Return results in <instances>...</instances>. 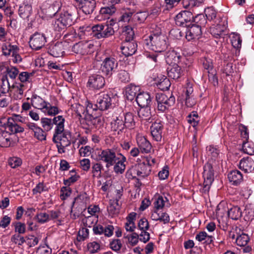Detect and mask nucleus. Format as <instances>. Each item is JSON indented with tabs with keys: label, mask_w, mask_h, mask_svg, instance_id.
<instances>
[{
	"label": "nucleus",
	"mask_w": 254,
	"mask_h": 254,
	"mask_svg": "<svg viewBox=\"0 0 254 254\" xmlns=\"http://www.w3.org/2000/svg\"><path fill=\"white\" fill-rule=\"evenodd\" d=\"M167 37L160 31L153 33L144 40V44L155 53H161L167 47Z\"/></svg>",
	"instance_id": "f257e3e1"
},
{
	"label": "nucleus",
	"mask_w": 254,
	"mask_h": 254,
	"mask_svg": "<svg viewBox=\"0 0 254 254\" xmlns=\"http://www.w3.org/2000/svg\"><path fill=\"white\" fill-rule=\"evenodd\" d=\"M64 119L62 116H58L51 119L47 118H43L41 119L42 127L45 131L50 130L54 125H56L53 140H55L58 134H61L64 131Z\"/></svg>",
	"instance_id": "f03ea898"
},
{
	"label": "nucleus",
	"mask_w": 254,
	"mask_h": 254,
	"mask_svg": "<svg viewBox=\"0 0 254 254\" xmlns=\"http://www.w3.org/2000/svg\"><path fill=\"white\" fill-rule=\"evenodd\" d=\"M151 170V167L143 161L132 165L127 170L126 175L129 179L135 178L136 176L144 178L150 174Z\"/></svg>",
	"instance_id": "7ed1b4c3"
},
{
	"label": "nucleus",
	"mask_w": 254,
	"mask_h": 254,
	"mask_svg": "<svg viewBox=\"0 0 254 254\" xmlns=\"http://www.w3.org/2000/svg\"><path fill=\"white\" fill-rule=\"evenodd\" d=\"M121 154V153L114 148H107L98 152V158L100 161L106 164L107 168H109L113 166L116 161H118Z\"/></svg>",
	"instance_id": "20e7f679"
},
{
	"label": "nucleus",
	"mask_w": 254,
	"mask_h": 254,
	"mask_svg": "<svg viewBox=\"0 0 254 254\" xmlns=\"http://www.w3.org/2000/svg\"><path fill=\"white\" fill-rule=\"evenodd\" d=\"M102 124L101 117H94L91 115H86L80 121L81 127L85 130L86 134L91 133L93 130L99 127Z\"/></svg>",
	"instance_id": "39448f33"
},
{
	"label": "nucleus",
	"mask_w": 254,
	"mask_h": 254,
	"mask_svg": "<svg viewBox=\"0 0 254 254\" xmlns=\"http://www.w3.org/2000/svg\"><path fill=\"white\" fill-rule=\"evenodd\" d=\"M23 120L24 118L21 116L14 115L7 119L5 128L13 134L22 132L24 131V127L21 126L20 123H22Z\"/></svg>",
	"instance_id": "423d86ee"
},
{
	"label": "nucleus",
	"mask_w": 254,
	"mask_h": 254,
	"mask_svg": "<svg viewBox=\"0 0 254 254\" xmlns=\"http://www.w3.org/2000/svg\"><path fill=\"white\" fill-rule=\"evenodd\" d=\"M87 28L91 29L93 37L97 39L109 37L113 35L115 32L113 27H110L103 24L95 25L91 28L90 27H87Z\"/></svg>",
	"instance_id": "0eeeda50"
},
{
	"label": "nucleus",
	"mask_w": 254,
	"mask_h": 254,
	"mask_svg": "<svg viewBox=\"0 0 254 254\" xmlns=\"http://www.w3.org/2000/svg\"><path fill=\"white\" fill-rule=\"evenodd\" d=\"M124 112L121 108L115 110L112 115V121L111 122V129L113 131H118V134L125 129L124 123Z\"/></svg>",
	"instance_id": "6e6552de"
},
{
	"label": "nucleus",
	"mask_w": 254,
	"mask_h": 254,
	"mask_svg": "<svg viewBox=\"0 0 254 254\" xmlns=\"http://www.w3.org/2000/svg\"><path fill=\"white\" fill-rule=\"evenodd\" d=\"M214 170L213 168V162L210 160L205 164L203 167V190L205 191H208L210 186L214 181Z\"/></svg>",
	"instance_id": "1a4fd4ad"
},
{
	"label": "nucleus",
	"mask_w": 254,
	"mask_h": 254,
	"mask_svg": "<svg viewBox=\"0 0 254 254\" xmlns=\"http://www.w3.org/2000/svg\"><path fill=\"white\" fill-rule=\"evenodd\" d=\"M118 66L117 61L114 58H106L100 67L102 74L107 77H111Z\"/></svg>",
	"instance_id": "9d476101"
},
{
	"label": "nucleus",
	"mask_w": 254,
	"mask_h": 254,
	"mask_svg": "<svg viewBox=\"0 0 254 254\" xmlns=\"http://www.w3.org/2000/svg\"><path fill=\"white\" fill-rule=\"evenodd\" d=\"M156 100L158 103V110L162 112L168 110L169 107L174 104L175 102L174 96H171L168 97L166 94L162 93L156 94Z\"/></svg>",
	"instance_id": "9b49d317"
},
{
	"label": "nucleus",
	"mask_w": 254,
	"mask_h": 254,
	"mask_svg": "<svg viewBox=\"0 0 254 254\" xmlns=\"http://www.w3.org/2000/svg\"><path fill=\"white\" fill-rule=\"evenodd\" d=\"M193 19V16L192 13L190 11L184 10L176 15L175 22L178 26L189 27L191 24Z\"/></svg>",
	"instance_id": "f8f14e48"
},
{
	"label": "nucleus",
	"mask_w": 254,
	"mask_h": 254,
	"mask_svg": "<svg viewBox=\"0 0 254 254\" xmlns=\"http://www.w3.org/2000/svg\"><path fill=\"white\" fill-rule=\"evenodd\" d=\"M113 97L112 94H109L105 92L99 93L97 95L96 101L98 109L101 111L109 109L112 104Z\"/></svg>",
	"instance_id": "ddd939ff"
},
{
	"label": "nucleus",
	"mask_w": 254,
	"mask_h": 254,
	"mask_svg": "<svg viewBox=\"0 0 254 254\" xmlns=\"http://www.w3.org/2000/svg\"><path fill=\"white\" fill-rule=\"evenodd\" d=\"M166 63L169 64H180L186 58L180 50L173 49L168 51L165 55Z\"/></svg>",
	"instance_id": "4468645a"
},
{
	"label": "nucleus",
	"mask_w": 254,
	"mask_h": 254,
	"mask_svg": "<svg viewBox=\"0 0 254 254\" xmlns=\"http://www.w3.org/2000/svg\"><path fill=\"white\" fill-rule=\"evenodd\" d=\"M46 42V38L44 34L36 32L31 36L29 45L32 49L38 50L44 46Z\"/></svg>",
	"instance_id": "2eb2a0df"
},
{
	"label": "nucleus",
	"mask_w": 254,
	"mask_h": 254,
	"mask_svg": "<svg viewBox=\"0 0 254 254\" xmlns=\"http://www.w3.org/2000/svg\"><path fill=\"white\" fill-rule=\"evenodd\" d=\"M137 226L141 231V233L139 234V240L144 243L147 242L150 239V234L146 231L149 228L148 220L145 218L140 219L138 222Z\"/></svg>",
	"instance_id": "dca6fc26"
},
{
	"label": "nucleus",
	"mask_w": 254,
	"mask_h": 254,
	"mask_svg": "<svg viewBox=\"0 0 254 254\" xmlns=\"http://www.w3.org/2000/svg\"><path fill=\"white\" fill-rule=\"evenodd\" d=\"M104 78L101 75L93 74L89 77L87 86L93 89L98 90L105 85Z\"/></svg>",
	"instance_id": "f3484780"
},
{
	"label": "nucleus",
	"mask_w": 254,
	"mask_h": 254,
	"mask_svg": "<svg viewBox=\"0 0 254 254\" xmlns=\"http://www.w3.org/2000/svg\"><path fill=\"white\" fill-rule=\"evenodd\" d=\"M163 127V124L161 121H155L151 126V134L155 140L157 141L161 140Z\"/></svg>",
	"instance_id": "a211bd4d"
},
{
	"label": "nucleus",
	"mask_w": 254,
	"mask_h": 254,
	"mask_svg": "<svg viewBox=\"0 0 254 254\" xmlns=\"http://www.w3.org/2000/svg\"><path fill=\"white\" fill-rule=\"evenodd\" d=\"M200 25L197 24H192L189 27L188 30L186 31V38L188 41H190L195 38H198L201 34V24H203L202 22H200Z\"/></svg>",
	"instance_id": "6ab92c4d"
},
{
	"label": "nucleus",
	"mask_w": 254,
	"mask_h": 254,
	"mask_svg": "<svg viewBox=\"0 0 254 254\" xmlns=\"http://www.w3.org/2000/svg\"><path fill=\"white\" fill-rule=\"evenodd\" d=\"M225 21L221 20L216 25H213L210 28V32L215 38H220L225 35L224 32L226 29Z\"/></svg>",
	"instance_id": "aec40b11"
},
{
	"label": "nucleus",
	"mask_w": 254,
	"mask_h": 254,
	"mask_svg": "<svg viewBox=\"0 0 254 254\" xmlns=\"http://www.w3.org/2000/svg\"><path fill=\"white\" fill-rule=\"evenodd\" d=\"M79 8L85 14H92L96 7L95 0H82L79 2Z\"/></svg>",
	"instance_id": "412c9836"
},
{
	"label": "nucleus",
	"mask_w": 254,
	"mask_h": 254,
	"mask_svg": "<svg viewBox=\"0 0 254 254\" xmlns=\"http://www.w3.org/2000/svg\"><path fill=\"white\" fill-rule=\"evenodd\" d=\"M114 228L113 226L108 225L103 227L100 224H96L93 226V231L95 235L104 234L106 237H110L113 234Z\"/></svg>",
	"instance_id": "4be33fe9"
},
{
	"label": "nucleus",
	"mask_w": 254,
	"mask_h": 254,
	"mask_svg": "<svg viewBox=\"0 0 254 254\" xmlns=\"http://www.w3.org/2000/svg\"><path fill=\"white\" fill-rule=\"evenodd\" d=\"M239 168L245 173H251L254 170V161L249 157L243 158L239 162Z\"/></svg>",
	"instance_id": "5701e85b"
},
{
	"label": "nucleus",
	"mask_w": 254,
	"mask_h": 254,
	"mask_svg": "<svg viewBox=\"0 0 254 254\" xmlns=\"http://www.w3.org/2000/svg\"><path fill=\"white\" fill-rule=\"evenodd\" d=\"M121 48L123 54L126 57L133 55L137 50V44L135 41H126Z\"/></svg>",
	"instance_id": "b1692460"
},
{
	"label": "nucleus",
	"mask_w": 254,
	"mask_h": 254,
	"mask_svg": "<svg viewBox=\"0 0 254 254\" xmlns=\"http://www.w3.org/2000/svg\"><path fill=\"white\" fill-rule=\"evenodd\" d=\"M71 134L69 131L63 132L61 134H58L56 139L53 140L57 143L60 144L62 147H67L70 143Z\"/></svg>",
	"instance_id": "393cba45"
},
{
	"label": "nucleus",
	"mask_w": 254,
	"mask_h": 254,
	"mask_svg": "<svg viewBox=\"0 0 254 254\" xmlns=\"http://www.w3.org/2000/svg\"><path fill=\"white\" fill-rule=\"evenodd\" d=\"M62 22L64 23L67 27L71 26L75 22L76 15L70 11H65L61 13L60 17Z\"/></svg>",
	"instance_id": "a878e982"
},
{
	"label": "nucleus",
	"mask_w": 254,
	"mask_h": 254,
	"mask_svg": "<svg viewBox=\"0 0 254 254\" xmlns=\"http://www.w3.org/2000/svg\"><path fill=\"white\" fill-rule=\"evenodd\" d=\"M136 101L140 107L150 106L151 99L148 92H142L138 93L136 97Z\"/></svg>",
	"instance_id": "bb28decb"
},
{
	"label": "nucleus",
	"mask_w": 254,
	"mask_h": 254,
	"mask_svg": "<svg viewBox=\"0 0 254 254\" xmlns=\"http://www.w3.org/2000/svg\"><path fill=\"white\" fill-rule=\"evenodd\" d=\"M167 73L169 77L176 80L183 75V70L180 65L173 64V66L168 68Z\"/></svg>",
	"instance_id": "cd10ccee"
},
{
	"label": "nucleus",
	"mask_w": 254,
	"mask_h": 254,
	"mask_svg": "<svg viewBox=\"0 0 254 254\" xmlns=\"http://www.w3.org/2000/svg\"><path fill=\"white\" fill-rule=\"evenodd\" d=\"M31 102L33 107L42 111L44 110V108H47V105H49V102H46L41 97L36 94L32 96Z\"/></svg>",
	"instance_id": "c85d7f7f"
},
{
	"label": "nucleus",
	"mask_w": 254,
	"mask_h": 254,
	"mask_svg": "<svg viewBox=\"0 0 254 254\" xmlns=\"http://www.w3.org/2000/svg\"><path fill=\"white\" fill-rule=\"evenodd\" d=\"M32 13V7L31 4L23 3L19 6L18 9V14L22 18L29 20V18Z\"/></svg>",
	"instance_id": "c756f323"
},
{
	"label": "nucleus",
	"mask_w": 254,
	"mask_h": 254,
	"mask_svg": "<svg viewBox=\"0 0 254 254\" xmlns=\"http://www.w3.org/2000/svg\"><path fill=\"white\" fill-rule=\"evenodd\" d=\"M49 52L54 57H60L63 56L64 45L62 42H57L55 45H51L49 48Z\"/></svg>",
	"instance_id": "7c9ffc66"
},
{
	"label": "nucleus",
	"mask_w": 254,
	"mask_h": 254,
	"mask_svg": "<svg viewBox=\"0 0 254 254\" xmlns=\"http://www.w3.org/2000/svg\"><path fill=\"white\" fill-rule=\"evenodd\" d=\"M140 91V87L130 84L128 85L126 88V96L128 100L132 101L138 94Z\"/></svg>",
	"instance_id": "2f4dec72"
},
{
	"label": "nucleus",
	"mask_w": 254,
	"mask_h": 254,
	"mask_svg": "<svg viewBox=\"0 0 254 254\" xmlns=\"http://www.w3.org/2000/svg\"><path fill=\"white\" fill-rule=\"evenodd\" d=\"M228 178L229 181L236 186L239 185L243 180L242 173L236 170L230 172L228 175Z\"/></svg>",
	"instance_id": "473e14b6"
},
{
	"label": "nucleus",
	"mask_w": 254,
	"mask_h": 254,
	"mask_svg": "<svg viewBox=\"0 0 254 254\" xmlns=\"http://www.w3.org/2000/svg\"><path fill=\"white\" fill-rule=\"evenodd\" d=\"M116 10V8L113 6L102 7L100 9L99 14L97 16V18L99 20L109 19L110 16L115 12Z\"/></svg>",
	"instance_id": "72a5a7b5"
},
{
	"label": "nucleus",
	"mask_w": 254,
	"mask_h": 254,
	"mask_svg": "<svg viewBox=\"0 0 254 254\" xmlns=\"http://www.w3.org/2000/svg\"><path fill=\"white\" fill-rule=\"evenodd\" d=\"M118 161L113 165L114 171L117 173L122 174L126 169V165L124 164L126 161V158L122 154L119 157Z\"/></svg>",
	"instance_id": "f704fd0d"
},
{
	"label": "nucleus",
	"mask_w": 254,
	"mask_h": 254,
	"mask_svg": "<svg viewBox=\"0 0 254 254\" xmlns=\"http://www.w3.org/2000/svg\"><path fill=\"white\" fill-rule=\"evenodd\" d=\"M12 134L8 130L6 129L0 132V146L3 147H7L11 144L10 135Z\"/></svg>",
	"instance_id": "c9c22d12"
},
{
	"label": "nucleus",
	"mask_w": 254,
	"mask_h": 254,
	"mask_svg": "<svg viewBox=\"0 0 254 254\" xmlns=\"http://www.w3.org/2000/svg\"><path fill=\"white\" fill-rule=\"evenodd\" d=\"M124 123L125 128H128L130 129L133 128L135 127V121L134 119V116L132 113H124Z\"/></svg>",
	"instance_id": "e433bc0d"
},
{
	"label": "nucleus",
	"mask_w": 254,
	"mask_h": 254,
	"mask_svg": "<svg viewBox=\"0 0 254 254\" xmlns=\"http://www.w3.org/2000/svg\"><path fill=\"white\" fill-rule=\"evenodd\" d=\"M137 143L139 150L142 153H147L150 152L152 146L145 138H140L137 141Z\"/></svg>",
	"instance_id": "4c0bfd02"
},
{
	"label": "nucleus",
	"mask_w": 254,
	"mask_h": 254,
	"mask_svg": "<svg viewBox=\"0 0 254 254\" xmlns=\"http://www.w3.org/2000/svg\"><path fill=\"white\" fill-rule=\"evenodd\" d=\"M87 43H83L82 42H79L75 44L72 48V51L78 54L85 55L87 54L89 52V50H87Z\"/></svg>",
	"instance_id": "58836bf2"
},
{
	"label": "nucleus",
	"mask_w": 254,
	"mask_h": 254,
	"mask_svg": "<svg viewBox=\"0 0 254 254\" xmlns=\"http://www.w3.org/2000/svg\"><path fill=\"white\" fill-rule=\"evenodd\" d=\"M228 215L233 220H238L242 216L241 208L238 206H234L228 210Z\"/></svg>",
	"instance_id": "ea45409f"
},
{
	"label": "nucleus",
	"mask_w": 254,
	"mask_h": 254,
	"mask_svg": "<svg viewBox=\"0 0 254 254\" xmlns=\"http://www.w3.org/2000/svg\"><path fill=\"white\" fill-rule=\"evenodd\" d=\"M138 115L142 120H149L151 117L150 106L140 107V109L138 112Z\"/></svg>",
	"instance_id": "a19ab883"
},
{
	"label": "nucleus",
	"mask_w": 254,
	"mask_h": 254,
	"mask_svg": "<svg viewBox=\"0 0 254 254\" xmlns=\"http://www.w3.org/2000/svg\"><path fill=\"white\" fill-rule=\"evenodd\" d=\"M121 205L117 201L110 200L109 206L108 207V211L111 215H116L119 213Z\"/></svg>",
	"instance_id": "79ce46f5"
},
{
	"label": "nucleus",
	"mask_w": 254,
	"mask_h": 254,
	"mask_svg": "<svg viewBox=\"0 0 254 254\" xmlns=\"http://www.w3.org/2000/svg\"><path fill=\"white\" fill-rule=\"evenodd\" d=\"M70 177L67 179L64 180V184L65 186H70L72 184L77 181L80 176L75 173V170L73 169L69 171Z\"/></svg>",
	"instance_id": "37998d69"
},
{
	"label": "nucleus",
	"mask_w": 254,
	"mask_h": 254,
	"mask_svg": "<svg viewBox=\"0 0 254 254\" xmlns=\"http://www.w3.org/2000/svg\"><path fill=\"white\" fill-rule=\"evenodd\" d=\"M249 240V237L248 235L242 233V234L237 235L236 243L238 246L245 247L248 244Z\"/></svg>",
	"instance_id": "c03bdc74"
},
{
	"label": "nucleus",
	"mask_w": 254,
	"mask_h": 254,
	"mask_svg": "<svg viewBox=\"0 0 254 254\" xmlns=\"http://www.w3.org/2000/svg\"><path fill=\"white\" fill-rule=\"evenodd\" d=\"M123 35L125 36V41H133L134 33L133 29L129 26H125L123 30Z\"/></svg>",
	"instance_id": "a18cd8bd"
},
{
	"label": "nucleus",
	"mask_w": 254,
	"mask_h": 254,
	"mask_svg": "<svg viewBox=\"0 0 254 254\" xmlns=\"http://www.w3.org/2000/svg\"><path fill=\"white\" fill-rule=\"evenodd\" d=\"M53 26L54 30L55 31L61 32L63 30H64L67 27L65 25L64 22H62V20L60 19V17L55 19L53 21Z\"/></svg>",
	"instance_id": "49530a36"
},
{
	"label": "nucleus",
	"mask_w": 254,
	"mask_h": 254,
	"mask_svg": "<svg viewBox=\"0 0 254 254\" xmlns=\"http://www.w3.org/2000/svg\"><path fill=\"white\" fill-rule=\"evenodd\" d=\"M199 117L196 112H192L188 116V122L193 127H195L199 123Z\"/></svg>",
	"instance_id": "de8ad7c7"
},
{
	"label": "nucleus",
	"mask_w": 254,
	"mask_h": 254,
	"mask_svg": "<svg viewBox=\"0 0 254 254\" xmlns=\"http://www.w3.org/2000/svg\"><path fill=\"white\" fill-rule=\"evenodd\" d=\"M10 85L6 77V79H2V83L0 86V97L8 93L10 89Z\"/></svg>",
	"instance_id": "09e8293b"
},
{
	"label": "nucleus",
	"mask_w": 254,
	"mask_h": 254,
	"mask_svg": "<svg viewBox=\"0 0 254 254\" xmlns=\"http://www.w3.org/2000/svg\"><path fill=\"white\" fill-rule=\"evenodd\" d=\"M204 68L207 70V72H210L214 70L212 61L210 58H203L201 59Z\"/></svg>",
	"instance_id": "8fccbe9b"
},
{
	"label": "nucleus",
	"mask_w": 254,
	"mask_h": 254,
	"mask_svg": "<svg viewBox=\"0 0 254 254\" xmlns=\"http://www.w3.org/2000/svg\"><path fill=\"white\" fill-rule=\"evenodd\" d=\"M16 45H11V44H3L2 46V51L4 56H9L12 54L13 52L17 48Z\"/></svg>",
	"instance_id": "3c124183"
},
{
	"label": "nucleus",
	"mask_w": 254,
	"mask_h": 254,
	"mask_svg": "<svg viewBox=\"0 0 254 254\" xmlns=\"http://www.w3.org/2000/svg\"><path fill=\"white\" fill-rule=\"evenodd\" d=\"M118 78L121 82L127 83L130 81L129 74L125 70H120L118 73Z\"/></svg>",
	"instance_id": "603ef678"
},
{
	"label": "nucleus",
	"mask_w": 254,
	"mask_h": 254,
	"mask_svg": "<svg viewBox=\"0 0 254 254\" xmlns=\"http://www.w3.org/2000/svg\"><path fill=\"white\" fill-rule=\"evenodd\" d=\"M243 152L250 155L254 154V144L252 142H245L243 145Z\"/></svg>",
	"instance_id": "864d4df0"
},
{
	"label": "nucleus",
	"mask_w": 254,
	"mask_h": 254,
	"mask_svg": "<svg viewBox=\"0 0 254 254\" xmlns=\"http://www.w3.org/2000/svg\"><path fill=\"white\" fill-rule=\"evenodd\" d=\"M11 88L14 89V92L22 96L25 89V86L24 83L16 82L12 85Z\"/></svg>",
	"instance_id": "5fc2aeb1"
},
{
	"label": "nucleus",
	"mask_w": 254,
	"mask_h": 254,
	"mask_svg": "<svg viewBox=\"0 0 254 254\" xmlns=\"http://www.w3.org/2000/svg\"><path fill=\"white\" fill-rule=\"evenodd\" d=\"M122 247V243L119 239H114L110 243V247L114 251H119Z\"/></svg>",
	"instance_id": "6e6d98bb"
},
{
	"label": "nucleus",
	"mask_w": 254,
	"mask_h": 254,
	"mask_svg": "<svg viewBox=\"0 0 254 254\" xmlns=\"http://www.w3.org/2000/svg\"><path fill=\"white\" fill-rule=\"evenodd\" d=\"M44 112H47L49 115L55 116L59 113V109L56 106H52L49 103V105H47V107L44 108L43 110Z\"/></svg>",
	"instance_id": "4d7b16f0"
},
{
	"label": "nucleus",
	"mask_w": 254,
	"mask_h": 254,
	"mask_svg": "<svg viewBox=\"0 0 254 254\" xmlns=\"http://www.w3.org/2000/svg\"><path fill=\"white\" fill-rule=\"evenodd\" d=\"M204 13L207 19L211 20L216 16V12L212 7H210L206 8L204 10Z\"/></svg>",
	"instance_id": "13d9d810"
},
{
	"label": "nucleus",
	"mask_w": 254,
	"mask_h": 254,
	"mask_svg": "<svg viewBox=\"0 0 254 254\" xmlns=\"http://www.w3.org/2000/svg\"><path fill=\"white\" fill-rule=\"evenodd\" d=\"M207 153L208 155L211 156L212 160H210L211 162H213V160L218 157L219 155V150H218L215 147L209 146L207 148Z\"/></svg>",
	"instance_id": "bf43d9fd"
},
{
	"label": "nucleus",
	"mask_w": 254,
	"mask_h": 254,
	"mask_svg": "<svg viewBox=\"0 0 254 254\" xmlns=\"http://www.w3.org/2000/svg\"><path fill=\"white\" fill-rule=\"evenodd\" d=\"M88 235L89 230L86 228H82L79 231L77 239L78 241H82L87 238Z\"/></svg>",
	"instance_id": "052dcab7"
},
{
	"label": "nucleus",
	"mask_w": 254,
	"mask_h": 254,
	"mask_svg": "<svg viewBox=\"0 0 254 254\" xmlns=\"http://www.w3.org/2000/svg\"><path fill=\"white\" fill-rule=\"evenodd\" d=\"M171 85V83L169 79L167 78H165L162 81L159 82L157 86L161 90H167L169 89Z\"/></svg>",
	"instance_id": "680f3d73"
},
{
	"label": "nucleus",
	"mask_w": 254,
	"mask_h": 254,
	"mask_svg": "<svg viewBox=\"0 0 254 254\" xmlns=\"http://www.w3.org/2000/svg\"><path fill=\"white\" fill-rule=\"evenodd\" d=\"M22 163L20 158L17 157H11L8 160V164L12 168L19 166Z\"/></svg>",
	"instance_id": "e2e57ef3"
},
{
	"label": "nucleus",
	"mask_w": 254,
	"mask_h": 254,
	"mask_svg": "<svg viewBox=\"0 0 254 254\" xmlns=\"http://www.w3.org/2000/svg\"><path fill=\"white\" fill-rule=\"evenodd\" d=\"M34 136L38 140L43 141L46 139V133L40 127L34 132Z\"/></svg>",
	"instance_id": "0e129e2a"
},
{
	"label": "nucleus",
	"mask_w": 254,
	"mask_h": 254,
	"mask_svg": "<svg viewBox=\"0 0 254 254\" xmlns=\"http://www.w3.org/2000/svg\"><path fill=\"white\" fill-rule=\"evenodd\" d=\"M154 208L156 210L163 208L165 205V200L162 196L156 198L154 202Z\"/></svg>",
	"instance_id": "69168bd1"
},
{
	"label": "nucleus",
	"mask_w": 254,
	"mask_h": 254,
	"mask_svg": "<svg viewBox=\"0 0 254 254\" xmlns=\"http://www.w3.org/2000/svg\"><path fill=\"white\" fill-rule=\"evenodd\" d=\"M100 246L96 242H92L88 244L87 248L89 251L92 254L97 253L100 250Z\"/></svg>",
	"instance_id": "338daca9"
},
{
	"label": "nucleus",
	"mask_w": 254,
	"mask_h": 254,
	"mask_svg": "<svg viewBox=\"0 0 254 254\" xmlns=\"http://www.w3.org/2000/svg\"><path fill=\"white\" fill-rule=\"evenodd\" d=\"M6 71L8 76L11 79L15 78L19 73L18 69L13 66L7 67Z\"/></svg>",
	"instance_id": "774afa93"
}]
</instances>
